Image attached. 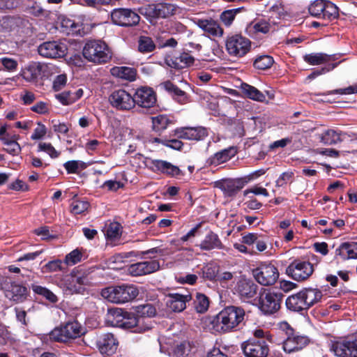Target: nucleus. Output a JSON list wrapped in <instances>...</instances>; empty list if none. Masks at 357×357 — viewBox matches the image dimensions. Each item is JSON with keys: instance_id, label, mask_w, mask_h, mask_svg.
Segmentation results:
<instances>
[{"instance_id": "obj_17", "label": "nucleus", "mask_w": 357, "mask_h": 357, "mask_svg": "<svg viewBox=\"0 0 357 357\" xmlns=\"http://www.w3.org/2000/svg\"><path fill=\"white\" fill-rule=\"evenodd\" d=\"M109 101L119 110H129L134 107L132 96L124 89L114 90L109 96Z\"/></svg>"}, {"instance_id": "obj_63", "label": "nucleus", "mask_w": 357, "mask_h": 357, "mask_svg": "<svg viewBox=\"0 0 357 357\" xmlns=\"http://www.w3.org/2000/svg\"><path fill=\"white\" fill-rule=\"evenodd\" d=\"M31 110L39 114H46L50 112L48 103L43 101L38 102L31 107Z\"/></svg>"}, {"instance_id": "obj_30", "label": "nucleus", "mask_w": 357, "mask_h": 357, "mask_svg": "<svg viewBox=\"0 0 357 357\" xmlns=\"http://www.w3.org/2000/svg\"><path fill=\"white\" fill-rule=\"evenodd\" d=\"M236 291L242 298L254 297L257 291V285L250 280H240L236 285Z\"/></svg>"}, {"instance_id": "obj_31", "label": "nucleus", "mask_w": 357, "mask_h": 357, "mask_svg": "<svg viewBox=\"0 0 357 357\" xmlns=\"http://www.w3.org/2000/svg\"><path fill=\"white\" fill-rule=\"evenodd\" d=\"M286 305L289 310L294 312H300L308 309L302 291L289 296L286 300Z\"/></svg>"}, {"instance_id": "obj_6", "label": "nucleus", "mask_w": 357, "mask_h": 357, "mask_svg": "<svg viewBox=\"0 0 357 357\" xmlns=\"http://www.w3.org/2000/svg\"><path fill=\"white\" fill-rule=\"evenodd\" d=\"M84 333V328L77 321H73L55 328L50 333V337L54 341L66 342L69 340L75 339Z\"/></svg>"}, {"instance_id": "obj_3", "label": "nucleus", "mask_w": 357, "mask_h": 357, "mask_svg": "<svg viewBox=\"0 0 357 357\" xmlns=\"http://www.w3.org/2000/svg\"><path fill=\"white\" fill-rule=\"evenodd\" d=\"M84 57L96 63H105L111 59V52L107 45L100 40L87 41L83 48Z\"/></svg>"}, {"instance_id": "obj_16", "label": "nucleus", "mask_w": 357, "mask_h": 357, "mask_svg": "<svg viewBox=\"0 0 357 357\" xmlns=\"http://www.w3.org/2000/svg\"><path fill=\"white\" fill-rule=\"evenodd\" d=\"M66 45L58 41H48L40 45L38 52L40 55L47 58H61L67 52Z\"/></svg>"}, {"instance_id": "obj_2", "label": "nucleus", "mask_w": 357, "mask_h": 357, "mask_svg": "<svg viewBox=\"0 0 357 357\" xmlns=\"http://www.w3.org/2000/svg\"><path fill=\"white\" fill-rule=\"evenodd\" d=\"M139 294L137 288L132 284L110 286L101 291V296L109 302L121 304L135 299Z\"/></svg>"}, {"instance_id": "obj_40", "label": "nucleus", "mask_w": 357, "mask_h": 357, "mask_svg": "<svg viewBox=\"0 0 357 357\" xmlns=\"http://www.w3.org/2000/svg\"><path fill=\"white\" fill-rule=\"evenodd\" d=\"M240 89L243 95L250 99L259 102H264L266 100L265 95L251 85L242 83Z\"/></svg>"}, {"instance_id": "obj_5", "label": "nucleus", "mask_w": 357, "mask_h": 357, "mask_svg": "<svg viewBox=\"0 0 357 357\" xmlns=\"http://www.w3.org/2000/svg\"><path fill=\"white\" fill-rule=\"evenodd\" d=\"M112 315L116 319V324L121 328L130 329L134 333H142L151 328L148 324H143V319L128 312L116 308L110 310Z\"/></svg>"}, {"instance_id": "obj_51", "label": "nucleus", "mask_w": 357, "mask_h": 357, "mask_svg": "<svg viewBox=\"0 0 357 357\" xmlns=\"http://www.w3.org/2000/svg\"><path fill=\"white\" fill-rule=\"evenodd\" d=\"M65 169L68 174H77L79 170L86 168L85 163L78 160H70L64 163Z\"/></svg>"}, {"instance_id": "obj_21", "label": "nucleus", "mask_w": 357, "mask_h": 357, "mask_svg": "<svg viewBox=\"0 0 357 357\" xmlns=\"http://www.w3.org/2000/svg\"><path fill=\"white\" fill-rule=\"evenodd\" d=\"M159 268V261L151 260L132 264L128 266V271L132 276H141L154 273Z\"/></svg>"}, {"instance_id": "obj_11", "label": "nucleus", "mask_w": 357, "mask_h": 357, "mask_svg": "<svg viewBox=\"0 0 357 357\" xmlns=\"http://www.w3.org/2000/svg\"><path fill=\"white\" fill-rule=\"evenodd\" d=\"M255 280L261 285L275 284L279 277L278 268L272 264H262L252 271Z\"/></svg>"}, {"instance_id": "obj_27", "label": "nucleus", "mask_w": 357, "mask_h": 357, "mask_svg": "<svg viewBox=\"0 0 357 357\" xmlns=\"http://www.w3.org/2000/svg\"><path fill=\"white\" fill-rule=\"evenodd\" d=\"M349 135L340 130L328 129L319 135L320 141L326 145H332L348 139Z\"/></svg>"}, {"instance_id": "obj_43", "label": "nucleus", "mask_w": 357, "mask_h": 357, "mask_svg": "<svg viewBox=\"0 0 357 357\" xmlns=\"http://www.w3.org/2000/svg\"><path fill=\"white\" fill-rule=\"evenodd\" d=\"M136 315L144 320V317H153L156 314L155 307L151 303L140 305L135 308Z\"/></svg>"}, {"instance_id": "obj_37", "label": "nucleus", "mask_w": 357, "mask_h": 357, "mask_svg": "<svg viewBox=\"0 0 357 357\" xmlns=\"http://www.w3.org/2000/svg\"><path fill=\"white\" fill-rule=\"evenodd\" d=\"M200 248L203 250L222 249L223 245L218 236L213 231H210L202 241Z\"/></svg>"}, {"instance_id": "obj_7", "label": "nucleus", "mask_w": 357, "mask_h": 357, "mask_svg": "<svg viewBox=\"0 0 357 357\" xmlns=\"http://www.w3.org/2000/svg\"><path fill=\"white\" fill-rule=\"evenodd\" d=\"M284 294L275 289H265L260 293L259 307L266 314L277 312L281 307Z\"/></svg>"}, {"instance_id": "obj_46", "label": "nucleus", "mask_w": 357, "mask_h": 357, "mask_svg": "<svg viewBox=\"0 0 357 357\" xmlns=\"http://www.w3.org/2000/svg\"><path fill=\"white\" fill-rule=\"evenodd\" d=\"M219 267L213 264H208L205 265L202 271L199 273L202 278L213 280L218 277Z\"/></svg>"}, {"instance_id": "obj_13", "label": "nucleus", "mask_w": 357, "mask_h": 357, "mask_svg": "<svg viewBox=\"0 0 357 357\" xmlns=\"http://www.w3.org/2000/svg\"><path fill=\"white\" fill-rule=\"evenodd\" d=\"M312 265L305 261L295 260L286 269L287 274L296 281L307 279L313 273Z\"/></svg>"}, {"instance_id": "obj_57", "label": "nucleus", "mask_w": 357, "mask_h": 357, "mask_svg": "<svg viewBox=\"0 0 357 357\" xmlns=\"http://www.w3.org/2000/svg\"><path fill=\"white\" fill-rule=\"evenodd\" d=\"M38 151L46 152L52 158H56L60 154L50 143H39Z\"/></svg>"}, {"instance_id": "obj_49", "label": "nucleus", "mask_w": 357, "mask_h": 357, "mask_svg": "<svg viewBox=\"0 0 357 357\" xmlns=\"http://www.w3.org/2000/svg\"><path fill=\"white\" fill-rule=\"evenodd\" d=\"M138 43V50L143 53L151 52L155 48L153 40L147 36H141Z\"/></svg>"}, {"instance_id": "obj_36", "label": "nucleus", "mask_w": 357, "mask_h": 357, "mask_svg": "<svg viewBox=\"0 0 357 357\" xmlns=\"http://www.w3.org/2000/svg\"><path fill=\"white\" fill-rule=\"evenodd\" d=\"M162 86L178 102L184 104L188 102V96L186 93L181 90L177 86L174 85L170 81L165 82L162 84Z\"/></svg>"}, {"instance_id": "obj_22", "label": "nucleus", "mask_w": 357, "mask_h": 357, "mask_svg": "<svg viewBox=\"0 0 357 357\" xmlns=\"http://www.w3.org/2000/svg\"><path fill=\"white\" fill-rule=\"evenodd\" d=\"M178 138L188 140H202L208 135L204 127H183L175 130Z\"/></svg>"}, {"instance_id": "obj_14", "label": "nucleus", "mask_w": 357, "mask_h": 357, "mask_svg": "<svg viewBox=\"0 0 357 357\" xmlns=\"http://www.w3.org/2000/svg\"><path fill=\"white\" fill-rule=\"evenodd\" d=\"M96 347L102 355L110 356L116 352L119 340L113 333H102L97 337Z\"/></svg>"}, {"instance_id": "obj_25", "label": "nucleus", "mask_w": 357, "mask_h": 357, "mask_svg": "<svg viewBox=\"0 0 357 357\" xmlns=\"http://www.w3.org/2000/svg\"><path fill=\"white\" fill-rule=\"evenodd\" d=\"M194 61L195 58L191 54L185 52H182L176 57L167 56L165 58V63L168 66L177 70L190 67Z\"/></svg>"}, {"instance_id": "obj_50", "label": "nucleus", "mask_w": 357, "mask_h": 357, "mask_svg": "<svg viewBox=\"0 0 357 357\" xmlns=\"http://www.w3.org/2000/svg\"><path fill=\"white\" fill-rule=\"evenodd\" d=\"M338 15V8L331 1H325L323 19H335L337 17Z\"/></svg>"}, {"instance_id": "obj_55", "label": "nucleus", "mask_w": 357, "mask_h": 357, "mask_svg": "<svg viewBox=\"0 0 357 357\" xmlns=\"http://www.w3.org/2000/svg\"><path fill=\"white\" fill-rule=\"evenodd\" d=\"M82 258V253L78 249H75L68 253L64 259V262L67 265H75L79 262Z\"/></svg>"}, {"instance_id": "obj_1", "label": "nucleus", "mask_w": 357, "mask_h": 357, "mask_svg": "<svg viewBox=\"0 0 357 357\" xmlns=\"http://www.w3.org/2000/svg\"><path fill=\"white\" fill-rule=\"evenodd\" d=\"M245 312L241 307L230 305L222 310L212 320L213 328L220 333L236 331L245 323Z\"/></svg>"}, {"instance_id": "obj_29", "label": "nucleus", "mask_w": 357, "mask_h": 357, "mask_svg": "<svg viewBox=\"0 0 357 357\" xmlns=\"http://www.w3.org/2000/svg\"><path fill=\"white\" fill-rule=\"evenodd\" d=\"M195 23L205 32L213 36H221L223 29L212 19H196Z\"/></svg>"}, {"instance_id": "obj_9", "label": "nucleus", "mask_w": 357, "mask_h": 357, "mask_svg": "<svg viewBox=\"0 0 357 357\" xmlns=\"http://www.w3.org/2000/svg\"><path fill=\"white\" fill-rule=\"evenodd\" d=\"M91 284L92 278L87 271H73L64 280L66 288L70 294H83L85 287H89Z\"/></svg>"}, {"instance_id": "obj_33", "label": "nucleus", "mask_w": 357, "mask_h": 357, "mask_svg": "<svg viewBox=\"0 0 357 357\" xmlns=\"http://www.w3.org/2000/svg\"><path fill=\"white\" fill-rule=\"evenodd\" d=\"M237 153V150L234 146H230L227 149H225L219 152L215 153L211 158L210 162L211 165H218L224 163L231 158H233Z\"/></svg>"}, {"instance_id": "obj_34", "label": "nucleus", "mask_w": 357, "mask_h": 357, "mask_svg": "<svg viewBox=\"0 0 357 357\" xmlns=\"http://www.w3.org/2000/svg\"><path fill=\"white\" fill-rule=\"evenodd\" d=\"M27 295L26 287L17 284H12L6 292V297L17 303L24 301Z\"/></svg>"}, {"instance_id": "obj_58", "label": "nucleus", "mask_w": 357, "mask_h": 357, "mask_svg": "<svg viewBox=\"0 0 357 357\" xmlns=\"http://www.w3.org/2000/svg\"><path fill=\"white\" fill-rule=\"evenodd\" d=\"M254 29L257 32L262 33H267L275 30L274 26L265 20H261L255 24Z\"/></svg>"}, {"instance_id": "obj_54", "label": "nucleus", "mask_w": 357, "mask_h": 357, "mask_svg": "<svg viewBox=\"0 0 357 357\" xmlns=\"http://www.w3.org/2000/svg\"><path fill=\"white\" fill-rule=\"evenodd\" d=\"M121 227L118 222H112L107 228L105 235L107 238L114 239L121 235Z\"/></svg>"}, {"instance_id": "obj_53", "label": "nucleus", "mask_w": 357, "mask_h": 357, "mask_svg": "<svg viewBox=\"0 0 357 357\" xmlns=\"http://www.w3.org/2000/svg\"><path fill=\"white\" fill-rule=\"evenodd\" d=\"M357 93V84L355 86H350L349 87L344 89H335L332 91H328L323 93H314V96H328V95H334V94H351Z\"/></svg>"}, {"instance_id": "obj_42", "label": "nucleus", "mask_w": 357, "mask_h": 357, "mask_svg": "<svg viewBox=\"0 0 357 357\" xmlns=\"http://www.w3.org/2000/svg\"><path fill=\"white\" fill-rule=\"evenodd\" d=\"M152 128L155 132H162L172 123V121L167 115L160 114L151 117Z\"/></svg>"}, {"instance_id": "obj_20", "label": "nucleus", "mask_w": 357, "mask_h": 357, "mask_svg": "<svg viewBox=\"0 0 357 357\" xmlns=\"http://www.w3.org/2000/svg\"><path fill=\"white\" fill-rule=\"evenodd\" d=\"M29 26V20L26 17L18 15L7 16L1 21L2 29L8 32H24V29Z\"/></svg>"}, {"instance_id": "obj_12", "label": "nucleus", "mask_w": 357, "mask_h": 357, "mask_svg": "<svg viewBox=\"0 0 357 357\" xmlns=\"http://www.w3.org/2000/svg\"><path fill=\"white\" fill-rule=\"evenodd\" d=\"M251 43L249 39L241 35L228 37L226 41V49L231 56L241 57L245 55L250 49Z\"/></svg>"}, {"instance_id": "obj_38", "label": "nucleus", "mask_w": 357, "mask_h": 357, "mask_svg": "<svg viewBox=\"0 0 357 357\" xmlns=\"http://www.w3.org/2000/svg\"><path fill=\"white\" fill-rule=\"evenodd\" d=\"M112 75L128 81H134L137 71L133 68L126 66H116L111 69Z\"/></svg>"}, {"instance_id": "obj_10", "label": "nucleus", "mask_w": 357, "mask_h": 357, "mask_svg": "<svg viewBox=\"0 0 357 357\" xmlns=\"http://www.w3.org/2000/svg\"><path fill=\"white\" fill-rule=\"evenodd\" d=\"M110 15L112 22L120 26H134L140 21L139 15L130 8H115L111 12Z\"/></svg>"}, {"instance_id": "obj_15", "label": "nucleus", "mask_w": 357, "mask_h": 357, "mask_svg": "<svg viewBox=\"0 0 357 357\" xmlns=\"http://www.w3.org/2000/svg\"><path fill=\"white\" fill-rule=\"evenodd\" d=\"M241 349L245 357H267L269 352L264 340L250 339L242 344Z\"/></svg>"}, {"instance_id": "obj_23", "label": "nucleus", "mask_w": 357, "mask_h": 357, "mask_svg": "<svg viewBox=\"0 0 357 357\" xmlns=\"http://www.w3.org/2000/svg\"><path fill=\"white\" fill-rule=\"evenodd\" d=\"M192 296L190 294L172 293L167 296V306L174 312H182L186 307V303Z\"/></svg>"}, {"instance_id": "obj_24", "label": "nucleus", "mask_w": 357, "mask_h": 357, "mask_svg": "<svg viewBox=\"0 0 357 357\" xmlns=\"http://www.w3.org/2000/svg\"><path fill=\"white\" fill-rule=\"evenodd\" d=\"M57 29H59L60 32L66 35L84 36L86 33L82 23L75 22L69 18H63Z\"/></svg>"}, {"instance_id": "obj_52", "label": "nucleus", "mask_w": 357, "mask_h": 357, "mask_svg": "<svg viewBox=\"0 0 357 357\" xmlns=\"http://www.w3.org/2000/svg\"><path fill=\"white\" fill-rule=\"evenodd\" d=\"M89 207L87 201L75 199L71 204V212L74 214H81L86 211Z\"/></svg>"}, {"instance_id": "obj_62", "label": "nucleus", "mask_w": 357, "mask_h": 357, "mask_svg": "<svg viewBox=\"0 0 357 357\" xmlns=\"http://www.w3.org/2000/svg\"><path fill=\"white\" fill-rule=\"evenodd\" d=\"M236 13L237 10H225L220 15V20L226 26H229L234 21Z\"/></svg>"}, {"instance_id": "obj_48", "label": "nucleus", "mask_w": 357, "mask_h": 357, "mask_svg": "<svg viewBox=\"0 0 357 357\" xmlns=\"http://www.w3.org/2000/svg\"><path fill=\"white\" fill-rule=\"evenodd\" d=\"M324 8V0H315L310 5L308 10L311 15L319 18H323Z\"/></svg>"}, {"instance_id": "obj_39", "label": "nucleus", "mask_w": 357, "mask_h": 357, "mask_svg": "<svg viewBox=\"0 0 357 357\" xmlns=\"http://www.w3.org/2000/svg\"><path fill=\"white\" fill-rule=\"evenodd\" d=\"M301 291L308 309L319 302L323 296L321 291L318 289L305 288Z\"/></svg>"}, {"instance_id": "obj_64", "label": "nucleus", "mask_w": 357, "mask_h": 357, "mask_svg": "<svg viewBox=\"0 0 357 357\" xmlns=\"http://www.w3.org/2000/svg\"><path fill=\"white\" fill-rule=\"evenodd\" d=\"M67 77L66 75H59L56 77L53 82V89L55 91H60L66 84Z\"/></svg>"}, {"instance_id": "obj_28", "label": "nucleus", "mask_w": 357, "mask_h": 357, "mask_svg": "<svg viewBox=\"0 0 357 357\" xmlns=\"http://www.w3.org/2000/svg\"><path fill=\"white\" fill-rule=\"evenodd\" d=\"M46 68L45 65L39 63H31L22 70V76L27 82H37Z\"/></svg>"}, {"instance_id": "obj_18", "label": "nucleus", "mask_w": 357, "mask_h": 357, "mask_svg": "<svg viewBox=\"0 0 357 357\" xmlns=\"http://www.w3.org/2000/svg\"><path fill=\"white\" fill-rule=\"evenodd\" d=\"M331 349L338 357H357V338L336 341Z\"/></svg>"}, {"instance_id": "obj_60", "label": "nucleus", "mask_w": 357, "mask_h": 357, "mask_svg": "<svg viewBox=\"0 0 357 357\" xmlns=\"http://www.w3.org/2000/svg\"><path fill=\"white\" fill-rule=\"evenodd\" d=\"M15 312L17 321L20 322L23 327H26L29 324V319L27 317L26 312L20 307H15Z\"/></svg>"}, {"instance_id": "obj_4", "label": "nucleus", "mask_w": 357, "mask_h": 357, "mask_svg": "<svg viewBox=\"0 0 357 357\" xmlns=\"http://www.w3.org/2000/svg\"><path fill=\"white\" fill-rule=\"evenodd\" d=\"M176 9L177 7L173 3L160 2L142 6L138 8V12L149 22H153L154 20L174 15Z\"/></svg>"}, {"instance_id": "obj_8", "label": "nucleus", "mask_w": 357, "mask_h": 357, "mask_svg": "<svg viewBox=\"0 0 357 357\" xmlns=\"http://www.w3.org/2000/svg\"><path fill=\"white\" fill-rule=\"evenodd\" d=\"M280 328L285 331L287 335L283 341L282 347L286 353L290 354L300 351L309 344L310 339L307 336L295 333L287 322L282 323Z\"/></svg>"}, {"instance_id": "obj_47", "label": "nucleus", "mask_w": 357, "mask_h": 357, "mask_svg": "<svg viewBox=\"0 0 357 357\" xmlns=\"http://www.w3.org/2000/svg\"><path fill=\"white\" fill-rule=\"evenodd\" d=\"M273 59L268 55H262L258 56L254 61L255 68L259 70H266L270 68L273 64Z\"/></svg>"}, {"instance_id": "obj_45", "label": "nucleus", "mask_w": 357, "mask_h": 357, "mask_svg": "<svg viewBox=\"0 0 357 357\" xmlns=\"http://www.w3.org/2000/svg\"><path fill=\"white\" fill-rule=\"evenodd\" d=\"M194 306L197 312H205L209 307L208 298L203 294L197 293L194 301Z\"/></svg>"}, {"instance_id": "obj_26", "label": "nucleus", "mask_w": 357, "mask_h": 357, "mask_svg": "<svg viewBox=\"0 0 357 357\" xmlns=\"http://www.w3.org/2000/svg\"><path fill=\"white\" fill-rule=\"evenodd\" d=\"M246 184V181L243 178H238L235 179L227 178L221 181L218 183V187L227 196L232 197L240 191Z\"/></svg>"}, {"instance_id": "obj_19", "label": "nucleus", "mask_w": 357, "mask_h": 357, "mask_svg": "<svg viewBox=\"0 0 357 357\" xmlns=\"http://www.w3.org/2000/svg\"><path fill=\"white\" fill-rule=\"evenodd\" d=\"M134 106L137 104L139 107L150 108L156 102V96L153 90L147 86L137 89L132 96Z\"/></svg>"}, {"instance_id": "obj_59", "label": "nucleus", "mask_w": 357, "mask_h": 357, "mask_svg": "<svg viewBox=\"0 0 357 357\" xmlns=\"http://www.w3.org/2000/svg\"><path fill=\"white\" fill-rule=\"evenodd\" d=\"M26 10L29 13L36 17H45L47 15V11L36 2H34L31 6L27 7Z\"/></svg>"}, {"instance_id": "obj_32", "label": "nucleus", "mask_w": 357, "mask_h": 357, "mask_svg": "<svg viewBox=\"0 0 357 357\" xmlns=\"http://www.w3.org/2000/svg\"><path fill=\"white\" fill-rule=\"evenodd\" d=\"M335 252L344 260L357 259V243H343L336 250Z\"/></svg>"}, {"instance_id": "obj_35", "label": "nucleus", "mask_w": 357, "mask_h": 357, "mask_svg": "<svg viewBox=\"0 0 357 357\" xmlns=\"http://www.w3.org/2000/svg\"><path fill=\"white\" fill-rule=\"evenodd\" d=\"M151 164L153 170L160 171L172 176H178L181 174V170L178 167L167 161L155 160H153Z\"/></svg>"}, {"instance_id": "obj_44", "label": "nucleus", "mask_w": 357, "mask_h": 357, "mask_svg": "<svg viewBox=\"0 0 357 357\" xmlns=\"http://www.w3.org/2000/svg\"><path fill=\"white\" fill-rule=\"evenodd\" d=\"M31 289L34 293L43 296L47 301L52 303H55L58 301L57 296L52 291H51L50 290L44 287H42L36 284H33L31 285Z\"/></svg>"}, {"instance_id": "obj_41", "label": "nucleus", "mask_w": 357, "mask_h": 357, "mask_svg": "<svg viewBox=\"0 0 357 357\" xmlns=\"http://www.w3.org/2000/svg\"><path fill=\"white\" fill-rule=\"evenodd\" d=\"M333 60V56L324 53H311L304 56V61L310 65H321Z\"/></svg>"}, {"instance_id": "obj_61", "label": "nucleus", "mask_w": 357, "mask_h": 357, "mask_svg": "<svg viewBox=\"0 0 357 357\" xmlns=\"http://www.w3.org/2000/svg\"><path fill=\"white\" fill-rule=\"evenodd\" d=\"M55 98L63 105H68L74 102L73 93L69 91L56 94Z\"/></svg>"}, {"instance_id": "obj_56", "label": "nucleus", "mask_w": 357, "mask_h": 357, "mask_svg": "<svg viewBox=\"0 0 357 357\" xmlns=\"http://www.w3.org/2000/svg\"><path fill=\"white\" fill-rule=\"evenodd\" d=\"M174 355L176 357H192L190 344L183 342L178 345L174 350Z\"/></svg>"}]
</instances>
